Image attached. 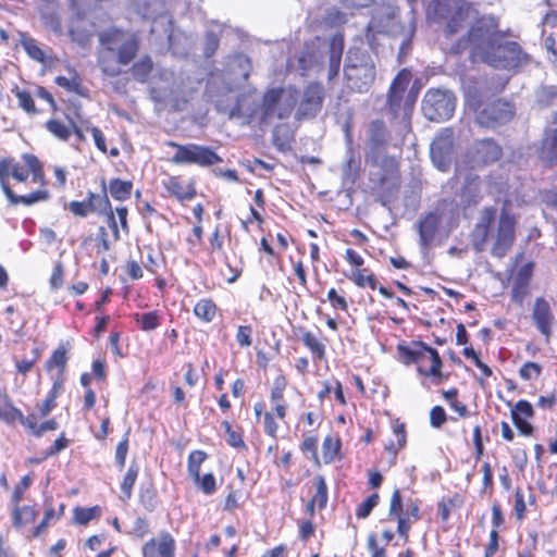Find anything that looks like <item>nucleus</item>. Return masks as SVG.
<instances>
[{
    "mask_svg": "<svg viewBox=\"0 0 557 557\" xmlns=\"http://www.w3.org/2000/svg\"><path fill=\"white\" fill-rule=\"evenodd\" d=\"M287 386L288 377L278 369L269 393L271 408L268 409L263 400L253 404L256 421L262 424L264 434L274 440L277 438L280 422H285L289 412V404L285 397Z\"/></svg>",
    "mask_w": 557,
    "mask_h": 557,
    "instance_id": "obj_3",
    "label": "nucleus"
},
{
    "mask_svg": "<svg viewBox=\"0 0 557 557\" xmlns=\"http://www.w3.org/2000/svg\"><path fill=\"white\" fill-rule=\"evenodd\" d=\"M349 87L358 92L367 91L375 79V66L355 67L344 72Z\"/></svg>",
    "mask_w": 557,
    "mask_h": 557,
    "instance_id": "obj_30",
    "label": "nucleus"
},
{
    "mask_svg": "<svg viewBox=\"0 0 557 557\" xmlns=\"http://www.w3.org/2000/svg\"><path fill=\"white\" fill-rule=\"evenodd\" d=\"M542 152L550 166L557 164V127L542 139Z\"/></svg>",
    "mask_w": 557,
    "mask_h": 557,
    "instance_id": "obj_54",
    "label": "nucleus"
},
{
    "mask_svg": "<svg viewBox=\"0 0 557 557\" xmlns=\"http://www.w3.org/2000/svg\"><path fill=\"white\" fill-rule=\"evenodd\" d=\"M22 425L35 437H41L46 432L59 429V422L54 418L38 423L34 413L25 416Z\"/></svg>",
    "mask_w": 557,
    "mask_h": 557,
    "instance_id": "obj_40",
    "label": "nucleus"
},
{
    "mask_svg": "<svg viewBox=\"0 0 557 557\" xmlns=\"http://www.w3.org/2000/svg\"><path fill=\"white\" fill-rule=\"evenodd\" d=\"M69 361L67 348L65 345L60 344L49 356L45 363V369L48 372L55 371V375L52 377V383H60L61 387H64L65 371Z\"/></svg>",
    "mask_w": 557,
    "mask_h": 557,
    "instance_id": "obj_31",
    "label": "nucleus"
},
{
    "mask_svg": "<svg viewBox=\"0 0 557 557\" xmlns=\"http://www.w3.org/2000/svg\"><path fill=\"white\" fill-rule=\"evenodd\" d=\"M294 141L293 132L287 125H276L272 133V143L281 152H287L292 149Z\"/></svg>",
    "mask_w": 557,
    "mask_h": 557,
    "instance_id": "obj_51",
    "label": "nucleus"
},
{
    "mask_svg": "<svg viewBox=\"0 0 557 557\" xmlns=\"http://www.w3.org/2000/svg\"><path fill=\"white\" fill-rule=\"evenodd\" d=\"M325 97V87L321 82H309L301 92L295 119L300 122L317 117L323 108Z\"/></svg>",
    "mask_w": 557,
    "mask_h": 557,
    "instance_id": "obj_14",
    "label": "nucleus"
},
{
    "mask_svg": "<svg viewBox=\"0 0 557 557\" xmlns=\"http://www.w3.org/2000/svg\"><path fill=\"white\" fill-rule=\"evenodd\" d=\"M133 188L132 181L113 177L107 184V194L116 201H126L132 197Z\"/></svg>",
    "mask_w": 557,
    "mask_h": 557,
    "instance_id": "obj_41",
    "label": "nucleus"
},
{
    "mask_svg": "<svg viewBox=\"0 0 557 557\" xmlns=\"http://www.w3.org/2000/svg\"><path fill=\"white\" fill-rule=\"evenodd\" d=\"M527 500L524 492L521 487H517L513 492L512 516L515 520L521 523L527 518Z\"/></svg>",
    "mask_w": 557,
    "mask_h": 557,
    "instance_id": "obj_59",
    "label": "nucleus"
},
{
    "mask_svg": "<svg viewBox=\"0 0 557 557\" xmlns=\"http://www.w3.org/2000/svg\"><path fill=\"white\" fill-rule=\"evenodd\" d=\"M399 360L406 364H416L417 372L430 379L434 385H440L449 380V373L442 371L443 361L438 351L422 341L399 343L396 346Z\"/></svg>",
    "mask_w": 557,
    "mask_h": 557,
    "instance_id": "obj_4",
    "label": "nucleus"
},
{
    "mask_svg": "<svg viewBox=\"0 0 557 557\" xmlns=\"http://www.w3.org/2000/svg\"><path fill=\"white\" fill-rule=\"evenodd\" d=\"M345 259L351 268L350 274H346L349 281L359 288H370L371 290L377 288V277L370 268L364 267L366 260L361 252L347 248Z\"/></svg>",
    "mask_w": 557,
    "mask_h": 557,
    "instance_id": "obj_17",
    "label": "nucleus"
},
{
    "mask_svg": "<svg viewBox=\"0 0 557 557\" xmlns=\"http://www.w3.org/2000/svg\"><path fill=\"white\" fill-rule=\"evenodd\" d=\"M20 45L26 54L38 63H46L47 55L44 49L38 45L37 40L29 36L26 32H20Z\"/></svg>",
    "mask_w": 557,
    "mask_h": 557,
    "instance_id": "obj_45",
    "label": "nucleus"
},
{
    "mask_svg": "<svg viewBox=\"0 0 557 557\" xmlns=\"http://www.w3.org/2000/svg\"><path fill=\"white\" fill-rule=\"evenodd\" d=\"M411 72L401 69L393 78L387 92V108L394 120H400L406 124L410 123L411 115L417 102L418 95L407 88L411 81Z\"/></svg>",
    "mask_w": 557,
    "mask_h": 557,
    "instance_id": "obj_5",
    "label": "nucleus"
},
{
    "mask_svg": "<svg viewBox=\"0 0 557 557\" xmlns=\"http://www.w3.org/2000/svg\"><path fill=\"white\" fill-rule=\"evenodd\" d=\"M169 197L178 203L185 205L197 197V181L195 177H185L182 174H172L162 182Z\"/></svg>",
    "mask_w": 557,
    "mask_h": 557,
    "instance_id": "obj_19",
    "label": "nucleus"
},
{
    "mask_svg": "<svg viewBox=\"0 0 557 557\" xmlns=\"http://www.w3.org/2000/svg\"><path fill=\"white\" fill-rule=\"evenodd\" d=\"M326 300L335 310L347 312L349 309V304L344 289L337 290L334 287L330 288L326 295Z\"/></svg>",
    "mask_w": 557,
    "mask_h": 557,
    "instance_id": "obj_61",
    "label": "nucleus"
},
{
    "mask_svg": "<svg viewBox=\"0 0 557 557\" xmlns=\"http://www.w3.org/2000/svg\"><path fill=\"white\" fill-rule=\"evenodd\" d=\"M532 318L539 332L548 341L552 335V325L554 315L548 301L543 297H537L534 301Z\"/></svg>",
    "mask_w": 557,
    "mask_h": 557,
    "instance_id": "obj_28",
    "label": "nucleus"
},
{
    "mask_svg": "<svg viewBox=\"0 0 557 557\" xmlns=\"http://www.w3.org/2000/svg\"><path fill=\"white\" fill-rule=\"evenodd\" d=\"M468 17L469 4L462 3L459 7H457L446 24L445 35L453 36L456 33H458L465 26V23L467 22Z\"/></svg>",
    "mask_w": 557,
    "mask_h": 557,
    "instance_id": "obj_48",
    "label": "nucleus"
},
{
    "mask_svg": "<svg viewBox=\"0 0 557 557\" xmlns=\"http://www.w3.org/2000/svg\"><path fill=\"white\" fill-rule=\"evenodd\" d=\"M33 481L34 474L32 472L21 478V480L14 485L12 490L10 496L11 505L23 504V500L25 499V494L33 484Z\"/></svg>",
    "mask_w": 557,
    "mask_h": 557,
    "instance_id": "obj_57",
    "label": "nucleus"
},
{
    "mask_svg": "<svg viewBox=\"0 0 557 557\" xmlns=\"http://www.w3.org/2000/svg\"><path fill=\"white\" fill-rule=\"evenodd\" d=\"M380 495L379 493L374 492L370 494L368 497H366L356 508V517L358 519H366L370 516L372 510L379 505L380 503Z\"/></svg>",
    "mask_w": 557,
    "mask_h": 557,
    "instance_id": "obj_62",
    "label": "nucleus"
},
{
    "mask_svg": "<svg viewBox=\"0 0 557 557\" xmlns=\"http://www.w3.org/2000/svg\"><path fill=\"white\" fill-rule=\"evenodd\" d=\"M462 355L471 359L472 363L480 370V374L474 376L476 384L483 389L486 388L488 386V380L494 376L493 369L482 361L479 352L471 346H466L462 349Z\"/></svg>",
    "mask_w": 557,
    "mask_h": 557,
    "instance_id": "obj_38",
    "label": "nucleus"
},
{
    "mask_svg": "<svg viewBox=\"0 0 557 557\" xmlns=\"http://www.w3.org/2000/svg\"><path fill=\"white\" fill-rule=\"evenodd\" d=\"M139 474V466L136 462H132L127 468L120 488L124 499H129L133 495V488Z\"/></svg>",
    "mask_w": 557,
    "mask_h": 557,
    "instance_id": "obj_56",
    "label": "nucleus"
},
{
    "mask_svg": "<svg viewBox=\"0 0 557 557\" xmlns=\"http://www.w3.org/2000/svg\"><path fill=\"white\" fill-rule=\"evenodd\" d=\"M498 41V38L495 36L494 33H491L488 26H486L482 22H476L469 28L466 38H462L458 42L456 52H459L461 49H465L469 44H474V54H479L481 57L483 51L494 50Z\"/></svg>",
    "mask_w": 557,
    "mask_h": 557,
    "instance_id": "obj_18",
    "label": "nucleus"
},
{
    "mask_svg": "<svg viewBox=\"0 0 557 557\" xmlns=\"http://www.w3.org/2000/svg\"><path fill=\"white\" fill-rule=\"evenodd\" d=\"M447 203V199L438 200L435 211L428 212L419 220L418 232L421 244H431L435 239L442 223V208Z\"/></svg>",
    "mask_w": 557,
    "mask_h": 557,
    "instance_id": "obj_27",
    "label": "nucleus"
},
{
    "mask_svg": "<svg viewBox=\"0 0 557 557\" xmlns=\"http://www.w3.org/2000/svg\"><path fill=\"white\" fill-rule=\"evenodd\" d=\"M442 398L447 403L449 408L457 413L461 419H468L471 412L463 401L459 399V389L457 387H450L448 389L441 391Z\"/></svg>",
    "mask_w": 557,
    "mask_h": 557,
    "instance_id": "obj_43",
    "label": "nucleus"
},
{
    "mask_svg": "<svg viewBox=\"0 0 557 557\" xmlns=\"http://www.w3.org/2000/svg\"><path fill=\"white\" fill-rule=\"evenodd\" d=\"M11 92L17 100L18 108L29 116L38 115L41 113V110L36 107L35 97L45 100L49 104L52 112H57L59 109L52 94L44 86L35 85V88L32 91L28 88L20 87L16 85L11 89Z\"/></svg>",
    "mask_w": 557,
    "mask_h": 557,
    "instance_id": "obj_16",
    "label": "nucleus"
},
{
    "mask_svg": "<svg viewBox=\"0 0 557 557\" xmlns=\"http://www.w3.org/2000/svg\"><path fill=\"white\" fill-rule=\"evenodd\" d=\"M283 87H274L267 89L261 98L260 103V123L268 124L273 119L287 120L294 110V102L282 104L284 95Z\"/></svg>",
    "mask_w": 557,
    "mask_h": 557,
    "instance_id": "obj_15",
    "label": "nucleus"
},
{
    "mask_svg": "<svg viewBox=\"0 0 557 557\" xmlns=\"http://www.w3.org/2000/svg\"><path fill=\"white\" fill-rule=\"evenodd\" d=\"M45 126L50 134L62 141H67L72 135V124L66 125L58 119L48 120Z\"/></svg>",
    "mask_w": 557,
    "mask_h": 557,
    "instance_id": "obj_58",
    "label": "nucleus"
},
{
    "mask_svg": "<svg viewBox=\"0 0 557 557\" xmlns=\"http://www.w3.org/2000/svg\"><path fill=\"white\" fill-rule=\"evenodd\" d=\"M422 500L420 498L409 497L405 502L399 488H395L389 498L388 519L397 522V534L407 543L412 523L419 521L421 515Z\"/></svg>",
    "mask_w": 557,
    "mask_h": 557,
    "instance_id": "obj_6",
    "label": "nucleus"
},
{
    "mask_svg": "<svg viewBox=\"0 0 557 557\" xmlns=\"http://www.w3.org/2000/svg\"><path fill=\"white\" fill-rule=\"evenodd\" d=\"M363 65L375 66L370 53L360 47H350L346 55L344 72L349 67H363Z\"/></svg>",
    "mask_w": 557,
    "mask_h": 557,
    "instance_id": "obj_47",
    "label": "nucleus"
},
{
    "mask_svg": "<svg viewBox=\"0 0 557 557\" xmlns=\"http://www.w3.org/2000/svg\"><path fill=\"white\" fill-rule=\"evenodd\" d=\"M370 140L376 145L381 146L386 143L387 129L382 120H374L370 124L369 128Z\"/></svg>",
    "mask_w": 557,
    "mask_h": 557,
    "instance_id": "obj_64",
    "label": "nucleus"
},
{
    "mask_svg": "<svg viewBox=\"0 0 557 557\" xmlns=\"http://www.w3.org/2000/svg\"><path fill=\"white\" fill-rule=\"evenodd\" d=\"M102 516V508L99 505H95L92 507H81L76 506L73 509L72 522L75 525L86 527L92 520H97Z\"/></svg>",
    "mask_w": 557,
    "mask_h": 557,
    "instance_id": "obj_49",
    "label": "nucleus"
},
{
    "mask_svg": "<svg viewBox=\"0 0 557 557\" xmlns=\"http://www.w3.org/2000/svg\"><path fill=\"white\" fill-rule=\"evenodd\" d=\"M69 73L71 77L59 75L54 78V84L82 98H89V89L84 85L81 74L72 66L69 67Z\"/></svg>",
    "mask_w": 557,
    "mask_h": 557,
    "instance_id": "obj_34",
    "label": "nucleus"
},
{
    "mask_svg": "<svg viewBox=\"0 0 557 557\" xmlns=\"http://www.w3.org/2000/svg\"><path fill=\"white\" fill-rule=\"evenodd\" d=\"M401 185L400 164L395 157L386 156L380 163L372 189L377 200L386 206L396 199Z\"/></svg>",
    "mask_w": 557,
    "mask_h": 557,
    "instance_id": "obj_7",
    "label": "nucleus"
},
{
    "mask_svg": "<svg viewBox=\"0 0 557 557\" xmlns=\"http://www.w3.org/2000/svg\"><path fill=\"white\" fill-rule=\"evenodd\" d=\"M98 42L97 64L103 75L116 78L123 74L125 67L129 66L128 72L135 82L139 84L149 82L154 62L148 53L137 59L141 39L136 32L111 26L99 33Z\"/></svg>",
    "mask_w": 557,
    "mask_h": 557,
    "instance_id": "obj_1",
    "label": "nucleus"
},
{
    "mask_svg": "<svg viewBox=\"0 0 557 557\" xmlns=\"http://www.w3.org/2000/svg\"><path fill=\"white\" fill-rule=\"evenodd\" d=\"M176 542L168 531H161L141 546V557H175Z\"/></svg>",
    "mask_w": 557,
    "mask_h": 557,
    "instance_id": "obj_26",
    "label": "nucleus"
},
{
    "mask_svg": "<svg viewBox=\"0 0 557 557\" xmlns=\"http://www.w3.org/2000/svg\"><path fill=\"white\" fill-rule=\"evenodd\" d=\"M510 407V419L519 435L532 437L536 432V426L532 423L535 417L533 405L527 399H519L513 405L507 403Z\"/></svg>",
    "mask_w": 557,
    "mask_h": 557,
    "instance_id": "obj_20",
    "label": "nucleus"
},
{
    "mask_svg": "<svg viewBox=\"0 0 557 557\" xmlns=\"http://www.w3.org/2000/svg\"><path fill=\"white\" fill-rule=\"evenodd\" d=\"M471 107L475 113L476 123L487 128L506 124L515 115L513 106L502 98L473 100Z\"/></svg>",
    "mask_w": 557,
    "mask_h": 557,
    "instance_id": "obj_8",
    "label": "nucleus"
},
{
    "mask_svg": "<svg viewBox=\"0 0 557 557\" xmlns=\"http://www.w3.org/2000/svg\"><path fill=\"white\" fill-rule=\"evenodd\" d=\"M534 268V261L527 259L523 252L515 257L512 269L509 273V280H511L510 297L512 302L519 307L523 305L530 294Z\"/></svg>",
    "mask_w": 557,
    "mask_h": 557,
    "instance_id": "obj_12",
    "label": "nucleus"
},
{
    "mask_svg": "<svg viewBox=\"0 0 557 557\" xmlns=\"http://www.w3.org/2000/svg\"><path fill=\"white\" fill-rule=\"evenodd\" d=\"M100 186V193L87 191L85 200L92 214L106 216L108 226L110 228V234L104 232V230L101 227L100 243L111 244L112 242L120 240V235L116 227L114 211L107 194V182L104 178L101 180Z\"/></svg>",
    "mask_w": 557,
    "mask_h": 557,
    "instance_id": "obj_11",
    "label": "nucleus"
},
{
    "mask_svg": "<svg viewBox=\"0 0 557 557\" xmlns=\"http://www.w3.org/2000/svg\"><path fill=\"white\" fill-rule=\"evenodd\" d=\"M39 507L36 503L11 505L10 518L12 528L26 536L36 527Z\"/></svg>",
    "mask_w": 557,
    "mask_h": 557,
    "instance_id": "obj_23",
    "label": "nucleus"
},
{
    "mask_svg": "<svg viewBox=\"0 0 557 557\" xmlns=\"http://www.w3.org/2000/svg\"><path fill=\"white\" fill-rule=\"evenodd\" d=\"M344 45V36L342 34H336L332 37L327 66L329 81H333L339 73Z\"/></svg>",
    "mask_w": 557,
    "mask_h": 557,
    "instance_id": "obj_36",
    "label": "nucleus"
},
{
    "mask_svg": "<svg viewBox=\"0 0 557 557\" xmlns=\"http://www.w3.org/2000/svg\"><path fill=\"white\" fill-rule=\"evenodd\" d=\"M516 220L509 213H500L495 244H512L515 240Z\"/></svg>",
    "mask_w": 557,
    "mask_h": 557,
    "instance_id": "obj_39",
    "label": "nucleus"
},
{
    "mask_svg": "<svg viewBox=\"0 0 557 557\" xmlns=\"http://www.w3.org/2000/svg\"><path fill=\"white\" fill-rule=\"evenodd\" d=\"M496 208L495 207H486L482 211V215L480 222L475 226V235L481 240V243H486L490 239L491 228L496 219Z\"/></svg>",
    "mask_w": 557,
    "mask_h": 557,
    "instance_id": "obj_46",
    "label": "nucleus"
},
{
    "mask_svg": "<svg viewBox=\"0 0 557 557\" xmlns=\"http://www.w3.org/2000/svg\"><path fill=\"white\" fill-rule=\"evenodd\" d=\"M132 318L143 332H152L162 323V313L157 309L141 313L135 312L132 314Z\"/></svg>",
    "mask_w": 557,
    "mask_h": 557,
    "instance_id": "obj_42",
    "label": "nucleus"
},
{
    "mask_svg": "<svg viewBox=\"0 0 557 557\" xmlns=\"http://www.w3.org/2000/svg\"><path fill=\"white\" fill-rule=\"evenodd\" d=\"M65 508L66 506L64 503H60L58 506H54L51 497L45 498L41 520L36 527H33V529L29 530V534H26V540L30 542L44 536L50 525L57 523L64 517Z\"/></svg>",
    "mask_w": 557,
    "mask_h": 557,
    "instance_id": "obj_25",
    "label": "nucleus"
},
{
    "mask_svg": "<svg viewBox=\"0 0 557 557\" xmlns=\"http://www.w3.org/2000/svg\"><path fill=\"white\" fill-rule=\"evenodd\" d=\"M312 486L314 493L309 498L310 500L318 504V510L322 511L326 508L329 502V487L325 478L322 474H318L312 479Z\"/></svg>",
    "mask_w": 557,
    "mask_h": 557,
    "instance_id": "obj_52",
    "label": "nucleus"
},
{
    "mask_svg": "<svg viewBox=\"0 0 557 557\" xmlns=\"http://www.w3.org/2000/svg\"><path fill=\"white\" fill-rule=\"evenodd\" d=\"M467 154L473 166H486L502 158L503 148L493 138H484L475 140Z\"/></svg>",
    "mask_w": 557,
    "mask_h": 557,
    "instance_id": "obj_21",
    "label": "nucleus"
},
{
    "mask_svg": "<svg viewBox=\"0 0 557 557\" xmlns=\"http://www.w3.org/2000/svg\"><path fill=\"white\" fill-rule=\"evenodd\" d=\"M331 395H333L335 403L341 407H346L348 405L344 385L337 379L322 381L321 388L317 393V399L320 405H323Z\"/></svg>",
    "mask_w": 557,
    "mask_h": 557,
    "instance_id": "obj_32",
    "label": "nucleus"
},
{
    "mask_svg": "<svg viewBox=\"0 0 557 557\" xmlns=\"http://www.w3.org/2000/svg\"><path fill=\"white\" fill-rule=\"evenodd\" d=\"M300 341L311 355L314 363L325 361L327 358V338L319 337L313 332L299 327Z\"/></svg>",
    "mask_w": 557,
    "mask_h": 557,
    "instance_id": "obj_29",
    "label": "nucleus"
},
{
    "mask_svg": "<svg viewBox=\"0 0 557 557\" xmlns=\"http://www.w3.org/2000/svg\"><path fill=\"white\" fill-rule=\"evenodd\" d=\"M454 148L455 134L453 128H443L431 144V157L440 170L445 171L448 168Z\"/></svg>",
    "mask_w": 557,
    "mask_h": 557,
    "instance_id": "obj_22",
    "label": "nucleus"
},
{
    "mask_svg": "<svg viewBox=\"0 0 557 557\" xmlns=\"http://www.w3.org/2000/svg\"><path fill=\"white\" fill-rule=\"evenodd\" d=\"M481 60L494 67L518 69L530 63L531 58L516 41H498L494 50L482 52Z\"/></svg>",
    "mask_w": 557,
    "mask_h": 557,
    "instance_id": "obj_10",
    "label": "nucleus"
},
{
    "mask_svg": "<svg viewBox=\"0 0 557 557\" xmlns=\"http://www.w3.org/2000/svg\"><path fill=\"white\" fill-rule=\"evenodd\" d=\"M456 98L447 90L429 89L422 100V112L432 122H444L454 114Z\"/></svg>",
    "mask_w": 557,
    "mask_h": 557,
    "instance_id": "obj_13",
    "label": "nucleus"
},
{
    "mask_svg": "<svg viewBox=\"0 0 557 557\" xmlns=\"http://www.w3.org/2000/svg\"><path fill=\"white\" fill-rule=\"evenodd\" d=\"M319 435L318 432H308L302 434L299 449L304 455H310L314 465L319 466L321 460L318 454Z\"/></svg>",
    "mask_w": 557,
    "mask_h": 557,
    "instance_id": "obj_53",
    "label": "nucleus"
},
{
    "mask_svg": "<svg viewBox=\"0 0 557 557\" xmlns=\"http://www.w3.org/2000/svg\"><path fill=\"white\" fill-rule=\"evenodd\" d=\"M342 447L343 444L338 434L332 433L325 435L321 446L322 462L324 465H331L342 460L344 458Z\"/></svg>",
    "mask_w": 557,
    "mask_h": 557,
    "instance_id": "obj_35",
    "label": "nucleus"
},
{
    "mask_svg": "<svg viewBox=\"0 0 557 557\" xmlns=\"http://www.w3.org/2000/svg\"><path fill=\"white\" fill-rule=\"evenodd\" d=\"M165 145L175 149V153L170 159L173 164H195L200 168H208L223 161L222 158L209 146L194 143L182 145L173 140H168Z\"/></svg>",
    "mask_w": 557,
    "mask_h": 557,
    "instance_id": "obj_9",
    "label": "nucleus"
},
{
    "mask_svg": "<svg viewBox=\"0 0 557 557\" xmlns=\"http://www.w3.org/2000/svg\"><path fill=\"white\" fill-rule=\"evenodd\" d=\"M394 440H388L384 445L381 462L386 466V469L394 467L397 463L398 454L407 445L406 424L400 422L399 419L393 421L392 424Z\"/></svg>",
    "mask_w": 557,
    "mask_h": 557,
    "instance_id": "obj_24",
    "label": "nucleus"
},
{
    "mask_svg": "<svg viewBox=\"0 0 557 557\" xmlns=\"http://www.w3.org/2000/svg\"><path fill=\"white\" fill-rule=\"evenodd\" d=\"M221 426L223 428L224 433L226 434V443L230 447L238 451L247 450V445L244 440L242 426H237V429H234L228 420H223L221 422Z\"/></svg>",
    "mask_w": 557,
    "mask_h": 557,
    "instance_id": "obj_50",
    "label": "nucleus"
},
{
    "mask_svg": "<svg viewBox=\"0 0 557 557\" xmlns=\"http://www.w3.org/2000/svg\"><path fill=\"white\" fill-rule=\"evenodd\" d=\"M44 163L34 153L0 159V186L12 205L32 206L50 198Z\"/></svg>",
    "mask_w": 557,
    "mask_h": 557,
    "instance_id": "obj_2",
    "label": "nucleus"
},
{
    "mask_svg": "<svg viewBox=\"0 0 557 557\" xmlns=\"http://www.w3.org/2000/svg\"><path fill=\"white\" fill-rule=\"evenodd\" d=\"M63 388L60 386V383H52L46 398L41 404L37 405L40 417H47L57 407V398L62 394Z\"/></svg>",
    "mask_w": 557,
    "mask_h": 557,
    "instance_id": "obj_55",
    "label": "nucleus"
},
{
    "mask_svg": "<svg viewBox=\"0 0 557 557\" xmlns=\"http://www.w3.org/2000/svg\"><path fill=\"white\" fill-rule=\"evenodd\" d=\"M460 197L466 208L476 206L483 198L479 175H468L460 190Z\"/></svg>",
    "mask_w": 557,
    "mask_h": 557,
    "instance_id": "obj_37",
    "label": "nucleus"
},
{
    "mask_svg": "<svg viewBox=\"0 0 557 557\" xmlns=\"http://www.w3.org/2000/svg\"><path fill=\"white\" fill-rule=\"evenodd\" d=\"M207 453L201 449H195L189 453L187 458V472L190 478H198L201 465L207 459Z\"/></svg>",
    "mask_w": 557,
    "mask_h": 557,
    "instance_id": "obj_60",
    "label": "nucleus"
},
{
    "mask_svg": "<svg viewBox=\"0 0 557 557\" xmlns=\"http://www.w3.org/2000/svg\"><path fill=\"white\" fill-rule=\"evenodd\" d=\"M218 311V305L210 297L199 299L193 310L195 317L203 323H211L216 318Z\"/></svg>",
    "mask_w": 557,
    "mask_h": 557,
    "instance_id": "obj_44",
    "label": "nucleus"
},
{
    "mask_svg": "<svg viewBox=\"0 0 557 557\" xmlns=\"http://www.w3.org/2000/svg\"><path fill=\"white\" fill-rule=\"evenodd\" d=\"M227 494L224 498L223 510L233 511L243 503V492L240 488H235L232 484L226 486Z\"/></svg>",
    "mask_w": 557,
    "mask_h": 557,
    "instance_id": "obj_63",
    "label": "nucleus"
},
{
    "mask_svg": "<svg viewBox=\"0 0 557 557\" xmlns=\"http://www.w3.org/2000/svg\"><path fill=\"white\" fill-rule=\"evenodd\" d=\"M25 416L17 408L9 394L0 387V421L7 425H14L16 422L23 423Z\"/></svg>",
    "mask_w": 557,
    "mask_h": 557,
    "instance_id": "obj_33",
    "label": "nucleus"
}]
</instances>
